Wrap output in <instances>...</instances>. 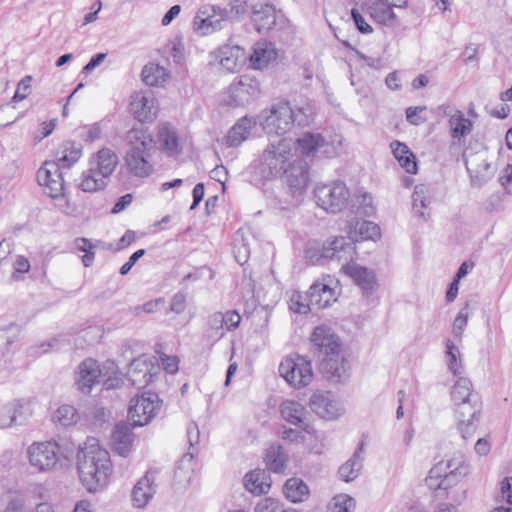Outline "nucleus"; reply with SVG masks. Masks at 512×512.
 Returning a JSON list of instances; mask_svg holds the SVG:
<instances>
[{"mask_svg":"<svg viewBox=\"0 0 512 512\" xmlns=\"http://www.w3.org/2000/svg\"><path fill=\"white\" fill-rule=\"evenodd\" d=\"M130 404V427L148 425L161 409L162 401L158 394L145 391L137 394Z\"/></svg>","mask_w":512,"mask_h":512,"instance_id":"8","label":"nucleus"},{"mask_svg":"<svg viewBox=\"0 0 512 512\" xmlns=\"http://www.w3.org/2000/svg\"><path fill=\"white\" fill-rule=\"evenodd\" d=\"M109 446L113 452L120 456L126 457L128 455V422L121 420L113 427Z\"/></svg>","mask_w":512,"mask_h":512,"instance_id":"32","label":"nucleus"},{"mask_svg":"<svg viewBox=\"0 0 512 512\" xmlns=\"http://www.w3.org/2000/svg\"><path fill=\"white\" fill-rule=\"evenodd\" d=\"M425 107H409L406 110V119L412 125H420L424 123L425 118L418 115V112L424 111Z\"/></svg>","mask_w":512,"mask_h":512,"instance_id":"62","label":"nucleus"},{"mask_svg":"<svg viewBox=\"0 0 512 512\" xmlns=\"http://www.w3.org/2000/svg\"><path fill=\"white\" fill-rule=\"evenodd\" d=\"M141 79L147 86L164 88L171 81V73L164 66L148 62L142 68Z\"/></svg>","mask_w":512,"mask_h":512,"instance_id":"24","label":"nucleus"},{"mask_svg":"<svg viewBox=\"0 0 512 512\" xmlns=\"http://www.w3.org/2000/svg\"><path fill=\"white\" fill-rule=\"evenodd\" d=\"M307 298L308 304H299L298 313H307L311 309H324L337 300L335 289L320 281L310 286Z\"/></svg>","mask_w":512,"mask_h":512,"instance_id":"17","label":"nucleus"},{"mask_svg":"<svg viewBox=\"0 0 512 512\" xmlns=\"http://www.w3.org/2000/svg\"><path fill=\"white\" fill-rule=\"evenodd\" d=\"M363 447L364 443L361 442L359 444L358 449L354 452L352 457L348 459L343 465L339 468V476L345 482H351L358 477L360 471L363 467Z\"/></svg>","mask_w":512,"mask_h":512,"instance_id":"33","label":"nucleus"},{"mask_svg":"<svg viewBox=\"0 0 512 512\" xmlns=\"http://www.w3.org/2000/svg\"><path fill=\"white\" fill-rule=\"evenodd\" d=\"M366 4L356 3L351 10V17L359 32L363 34H370L373 32L372 26L366 21L363 14H366Z\"/></svg>","mask_w":512,"mask_h":512,"instance_id":"45","label":"nucleus"},{"mask_svg":"<svg viewBox=\"0 0 512 512\" xmlns=\"http://www.w3.org/2000/svg\"><path fill=\"white\" fill-rule=\"evenodd\" d=\"M292 141L282 138L271 142L264 149L260 161V173L265 179L281 177L286 167L292 162Z\"/></svg>","mask_w":512,"mask_h":512,"instance_id":"4","label":"nucleus"},{"mask_svg":"<svg viewBox=\"0 0 512 512\" xmlns=\"http://www.w3.org/2000/svg\"><path fill=\"white\" fill-rule=\"evenodd\" d=\"M90 163L100 171V174L102 173L107 178L117 165V156L109 149H102Z\"/></svg>","mask_w":512,"mask_h":512,"instance_id":"41","label":"nucleus"},{"mask_svg":"<svg viewBox=\"0 0 512 512\" xmlns=\"http://www.w3.org/2000/svg\"><path fill=\"white\" fill-rule=\"evenodd\" d=\"M310 340L314 348V353H317L318 357L342 352L340 338L326 325L315 327L310 336Z\"/></svg>","mask_w":512,"mask_h":512,"instance_id":"18","label":"nucleus"},{"mask_svg":"<svg viewBox=\"0 0 512 512\" xmlns=\"http://www.w3.org/2000/svg\"><path fill=\"white\" fill-rule=\"evenodd\" d=\"M225 335L220 325V312L211 314L207 319V328L203 334V340L213 346Z\"/></svg>","mask_w":512,"mask_h":512,"instance_id":"43","label":"nucleus"},{"mask_svg":"<svg viewBox=\"0 0 512 512\" xmlns=\"http://www.w3.org/2000/svg\"><path fill=\"white\" fill-rule=\"evenodd\" d=\"M106 177L90 163L87 171L83 172L80 188L85 192H95L105 187Z\"/></svg>","mask_w":512,"mask_h":512,"instance_id":"40","label":"nucleus"},{"mask_svg":"<svg viewBox=\"0 0 512 512\" xmlns=\"http://www.w3.org/2000/svg\"><path fill=\"white\" fill-rule=\"evenodd\" d=\"M252 21L259 33L267 32L276 23V11L272 5H256L252 15Z\"/></svg>","mask_w":512,"mask_h":512,"instance_id":"30","label":"nucleus"},{"mask_svg":"<svg viewBox=\"0 0 512 512\" xmlns=\"http://www.w3.org/2000/svg\"><path fill=\"white\" fill-rule=\"evenodd\" d=\"M283 493L289 501L299 503L308 499L310 491L302 479L293 477L286 480Z\"/></svg>","mask_w":512,"mask_h":512,"instance_id":"37","label":"nucleus"},{"mask_svg":"<svg viewBox=\"0 0 512 512\" xmlns=\"http://www.w3.org/2000/svg\"><path fill=\"white\" fill-rule=\"evenodd\" d=\"M79 418L76 408L72 405L65 404L56 410L53 421L62 427H70L75 425Z\"/></svg>","mask_w":512,"mask_h":512,"instance_id":"44","label":"nucleus"},{"mask_svg":"<svg viewBox=\"0 0 512 512\" xmlns=\"http://www.w3.org/2000/svg\"><path fill=\"white\" fill-rule=\"evenodd\" d=\"M159 366L153 356L142 354L130 361V385L141 389L146 387L157 376Z\"/></svg>","mask_w":512,"mask_h":512,"instance_id":"14","label":"nucleus"},{"mask_svg":"<svg viewBox=\"0 0 512 512\" xmlns=\"http://www.w3.org/2000/svg\"><path fill=\"white\" fill-rule=\"evenodd\" d=\"M27 420L24 406L20 401H12L0 406V429L13 424H23Z\"/></svg>","mask_w":512,"mask_h":512,"instance_id":"27","label":"nucleus"},{"mask_svg":"<svg viewBox=\"0 0 512 512\" xmlns=\"http://www.w3.org/2000/svg\"><path fill=\"white\" fill-rule=\"evenodd\" d=\"M474 397H479V395L473 392L471 381L468 378L459 377L451 390V399L456 408L472 402Z\"/></svg>","mask_w":512,"mask_h":512,"instance_id":"35","label":"nucleus"},{"mask_svg":"<svg viewBox=\"0 0 512 512\" xmlns=\"http://www.w3.org/2000/svg\"><path fill=\"white\" fill-rule=\"evenodd\" d=\"M355 255L354 243L350 238L336 237L325 243L321 250V257L344 262L342 270L366 293L375 290L377 286L375 275L367 268L357 264H350Z\"/></svg>","mask_w":512,"mask_h":512,"instance_id":"2","label":"nucleus"},{"mask_svg":"<svg viewBox=\"0 0 512 512\" xmlns=\"http://www.w3.org/2000/svg\"><path fill=\"white\" fill-rule=\"evenodd\" d=\"M469 303L466 302L465 306L459 311L453 322V333L456 337H461L463 330L467 326L469 318Z\"/></svg>","mask_w":512,"mask_h":512,"instance_id":"55","label":"nucleus"},{"mask_svg":"<svg viewBox=\"0 0 512 512\" xmlns=\"http://www.w3.org/2000/svg\"><path fill=\"white\" fill-rule=\"evenodd\" d=\"M279 372L295 388L307 386L313 379L310 361L300 355L289 357L282 361L279 366Z\"/></svg>","mask_w":512,"mask_h":512,"instance_id":"10","label":"nucleus"},{"mask_svg":"<svg viewBox=\"0 0 512 512\" xmlns=\"http://www.w3.org/2000/svg\"><path fill=\"white\" fill-rule=\"evenodd\" d=\"M449 116L450 136L454 140L460 141L461 138L469 135L473 129V123L466 118L460 110H456L453 114L445 113Z\"/></svg>","mask_w":512,"mask_h":512,"instance_id":"36","label":"nucleus"},{"mask_svg":"<svg viewBox=\"0 0 512 512\" xmlns=\"http://www.w3.org/2000/svg\"><path fill=\"white\" fill-rule=\"evenodd\" d=\"M154 140L145 123L139 122L130 129V173L137 177H147L152 173L148 162Z\"/></svg>","mask_w":512,"mask_h":512,"instance_id":"3","label":"nucleus"},{"mask_svg":"<svg viewBox=\"0 0 512 512\" xmlns=\"http://www.w3.org/2000/svg\"><path fill=\"white\" fill-rule=\"evenodd\" d=\"M350 192L342 181L317 184L314 189V198L317 205L329 213H339L348 204Z\"/></svg>","mask_w":512,"mask_h":512,"instance_id":"5","label":"nucleus"},{"mask_svg":"<svg viewBox=\"0 0 512 512\" xmlns=\"http://www.w3.org/2000/svg\"><path fill=\"white\" fill-rule=\"evenodd\" d=\"M31 81L32 77L26 76L18 83L17 89L13 96L14 101H22L28 96L31 89Z\"/></svg>","mask_w":512,"mask_h":512,"instance_id":"57","label":"nucleus"},{"mask_svg":"<svg viewBox=\"0 0 512 512\" xmlns=\"http://www.w3.org/2000/svg\"><path fill=\"white\" fill-rule=\"evenodd\" d=\"M5 512H30L26 506L25 499L23 496L17 495L11 497L9 500Z\"/></svg>","mask_w":512,"mask_h":512,"instance_id":"59","label":"nucleus"},{"mask_svg":"<svg viewBox=\"0 0 512 512\" xmlns=\"http://www.w3.org/2000/svg\"><path fill=\"white\" fill-rule=\"evenodd\" d=\"M366 4V10L367 14L376 21L379 24L385 25V26H393L396 23V14L393 11V7H395L392 4L379 2V1H373L371 3H365Z\"/></svg>","mask_w":512,"mask_h":512,"instance_id":"28","label":"nucleus"},{"mask_svg":"<svg viewBox=\"0 0 512 512\" xmlns=\"http://www.w3.org/2000/svg\"><path fill=\"white\" fill-rule=\"evenodd\" d=\"M457 429L464 440L470 439L476 432L480 415L482 412V402L480 397H474L472 402L460 405L456 408Z\"/></svg>","mask_w":512,"mask_h":512,"instance_id":"12","label":"nucleus"},{"mask_svg":"<svg viewBox=\"0 0 512 512\" xmlns=\"http://www.w3.org/2000/svg\"><path fill=\"white\" fill-rule=\"evenodd\" d=\"M354 207L356 208V212L358 214L364 216H371L375 212L373 198L371 194L367 192H359L357 195H355Z\"/></svg>","mask_w":512,"mask_h":512,"instance_id":"46","label":"nucleus"},{"mask_svg":"<svg viewBox=\"0 0 512 512\" xmlns=\"http://www.w3.org/2000/svg\"><path fill=\"white\" fill-rule=\"evenodd\" d=\"M130 112L141 123L152 122L158 113V102L151 90L134 93L131 96Z\"/></svg>","mask_w":512,"mask_h":512,"instance_id":"15","label":"nucleus"},{"mask_svg":"<svg viewBox=\"0 0 512 512\" xmlns=\"http://www.w3.org/2000/svg\"><path fill=\"white\" fill-rule=\"evenodd\" d=\"M280 413L285 421L299 427L303 431H310L311 427L306 421V408L299 402L285 400L280 406Z\"/></svg>","mask_w":512,"mask_h":512,"instance_id":"23","label":"nucleus"},{"mask_svg":"<svg viewBox=\"0 0 512 512\" xmlns=\"http://www.w3.org/2000/svg\"><path fill=\"white\" fill-rule=\"evenodd\" d=\"M412 200H413L414 212L418 216L424 217L423 209L427 207L429 201L425 196V191H424L423 186H416V188L412 194Z\"/></svg>","mask_w":512,"mask_h":512,"instance_id":"53","label":"nucleus"},{"mask_svg":"<svg viewBox=\"0 0 512 512\" xmlns=\"http://www.w3.org/2000/svg\"><path fill=\"white\" fill-rule=\"evenodd\" d=\"M328 143L320 133L305 132L297 139V149L305 157H314L317 152L328 153Z\"/></svg>","mask_w":512,"mask_h":512,"instance_id":"25","label":"nucleus"},{"mask_svg":"<svg viewBox=\"0 0 512 512\" xmlns=\"http://www.w3.org/2000/svg\"><path fill=\"white\" fill-rule=\"evenodd\" d=\"M240 322L241 316L236 310H228L225 313L220 312V325L225 333L238 328Z\"/></svg>","mask_w":512,"mask_h":512,"instance_id":"50","label":"nucleus"},{"mask_svg":"<svg viewBox=\"0 0 512 512\" xmlns=\"http://www.w3.org/2000/svg\"><path fill=\"white\" fill-rule=\"evenodd\" d=\"M311 410L323 419L332 420L342 414L340 403L330 392L314 393L309 402Z\"/></svg>","mask_w":512,"mask_h":512,"instance_id":"19","label":"nucleus"},{"mask_svg":"<svg viewBox=\"0 0 512 512\" xmlns=\"http://www.w3.org/2000/svg\"><path fill=\"white\" fill-rule=\"evenodd\" d=\"M320 369L327 379L340 381L345 374V361L341 352L320 357Z\"/></svg>","mask_w":512,"mask_h":512,"instance_id":"29","label":"nucleus"},{"mask_svg":"<svg viewBox=\"0 0 512 512\" xmlns=\"http://www.w3.org/2000/svg\"><path fill=\"white\" fill-rule=\"evenodd\" d=\"M332 505L335 512H353L356 502L347 494H339L333 498Z\"/></svg>","mask_w":512,"mask_h":512,"instance_id":"51","label":"nucleus"},{"mask_svg":"<svg viewBox=\"0 0 512 512\" xmlns=\"http://www.w3.org/2000/svg\"><path fill=\"white\" fill-rule=\"evenodd\" d=\"M19 335L20 328L15 324L0 328V361L12 351Z\"/></svg>","mask_w":512,"mask_h":512,"instance_id":"42","label":"nucleus"},{"mask_svg":"<svg viewBox=\"0 0 512 512\" xmlns=\"http://www.w3.org/2000/svg\"><path fill=\"white\" fill-rule=\"evenodd\" d=\"M109 371L112 374L116 373L117 365L114 361L107 360L101 368L96 360L92 358L85 359L79 364L76 372L75 383L78 390L84 394L90 393L93 386L98 384L100 378L106 376Z\"/></svg>","mask_w":512,"mask_h":512,"instance_id":"9","label":"nucleus"},{"mask_svg":"<svg viewBox=\"0 0 512 512\" xmlns=\"http://www.w3.org/2000/svg\"><path fill=\"white\" fill-rule=\"evenodd\" d=\"M256 124L255 118L249 116L242 117L228 131L226 144L230 147L239 146L248 138Z\"/></svg>","mask_w":512,"mask_h":512,"instance_id":"26","label":"nucleus"},{"mask_svg":"<svg viewBox=\"0 0 512 512\" xmlns=\"http://www.w3.org/2000/svg\"><path fill=\"white\" fill-rule=\"evenodd\" d=\"M315 111L311 104L293 108V126H308L314 118Z\"/></svg>","mask_w":512,"mask_h":512,"instance_id":"47","label":"nucleus"},{"mask_svg":"<svg viewBox=\"0 0 512 512\" xmlns=\"http://www.w3.org/2000/svg\"><path fill=\"white\" fill-rule=\"evenodd\" d=\"M77 241L79 242L78 248L85 252V255L82 258L83 264L84 266L89 267L94 260V253L91 252V249L95 246L85 238L78 239Z\"/></svg>","mask_w":512,"mask_h":512,"instance_id":"58","label":"nucleus"},{"mask_svg":"<svg viewBox=\"0 0 512 512\" xmlns=\"http://www.w3.org/2000/svg\"><path fill=\"white\" fill-rule=\"evenodd\" d=\"M281 503L270 497L260 500L255 506L254 512H281Z\"/></svg>","mask_w":512,"mask_h":512,"instance_id":"56","label":"nucleus"},{"mask_svg":"<svg viewBox=\"0 0 512 512\" xmlns=\"http://www.w3.org/2000/svg\"><path fill=\"white\" fill-rule=\"evenodd\" d=\"M461 464L460 459H452L448 460L445 464L443 462H439L435 467H433L430 471L431 477H440L441 472H444V476L448 474H454Z\"/></svg>","mask_w":512,"mask_h":512,"instance_id":"52","label":"nucleus"},{"mask_svg":"<svg viewBox=\"0 0 512 512\" xmlns=\"http://www.w3.org/2000/svg\"><path fill=\"white\" fill-rule=\"evenodd\" d=\"M185 306H186L185 294H183L181 292L176 293L171 300L170 310L176 314H180L185 310Z\"/></svg>","mask_w":512,"mask_h":512,"instance_id":"63","label":"nucleus"},{"mask_svg":"<svg viewBox=\"0 0 512 512\" xmlns=\"http://www.w3.org/2000/svg\"><path fill=\"white\" fill-rule=\"evenodd\" d=\"M215 58L227 72H236L245 63V50L238 45L225 44L215 52Z\"/></svg>","mask_w":512,"mask_h":512,"instance_id":"21","label":"nucleus"},{"mask_svg":"<svg viewBox=\"0 0 512 512\" xmlns=\"http://www.w3.org/2000/svg\"><path fill=\"white\" fill-rule=\"evenodd\" d=\"M245 488L256 495L268 493L271 487L269 474L263 469H255L245 475Z\"/></svg>","mask_w":512,"mask_h":512,"instance_id":"31","label":"nucleus"},{"mask_svg":"<svg viewBox=\"0 0 512 512\" xmlns=\"http://www.w3.org/2000/svg\"><path fill=\"white\" fill-rule=\"evenodd\" d=\"M249 247L245 243H239L237 238L234 239V254L239 264H244L249 257Z\"/></svg>","mask_w":512,"mask_h":512,"instance_id":"60","label":"nucleus"},{"mask_svg":"<svg viewBox=\"0 0 512 512\" xmlns=\"http://www.w3.org/2000/svg\"><path fill=\"white\" fill-rule=\"evenodd\" d=\"M446 355L448 357L449 369L455 376H459L461 374L462 368L461 361H458V357H460V351L451 340L446 341Z\"/></svg>","mask_w":512,"mask_h":512,"instance_id":"49","label":"nucleus"},{"mask_svg":"<svg viewBox=\"0 0 512 512\" xmlns=\"http://www.w3.org/2000/svg\"><path fill=\"white\" fill-rule=\"evenodd\" d=\"M282 176L292 194L301 193L309 181L307 164L302 160H294L286 167Z\"/></svg>","mask_w":512,"mask_h":512,"instance_id":"20","label":"nucleus"},{"mask_svg":"<svg viewBox=\"0 0 512 512\" xmlns=\"http://www.w3.org/2000/svg\"><path fill=\"white\" fill-rule=\"evenodd\" d=\"M354 228L355 233H358L363 240H374L380 236L379 226L371 221L358 220Z\"/></svg>","mask_w":512,"mask_h":512,"instance_id":"48","label":"nucleus"},{"mask_svg":"<svg viewBox=\"0 0 512 512\" xmlns=\"http://www.w3.org/2000/svg\"><path fill=\"white\" fill-rule=\"evenodd\" d=\"M398 162L400 166L405 169V171L409 174H416L417 173V163L415 155L411 152L408 153V155L401 157L398 159Z\"/></svg>","mask_w":512,"mask_h":512,"instance_id":"61","label":"nucleus"},{"mask_svg":"<svg viewBox=\"0 0 512 512\" xmlns=\"http://www.w3.org/2000/svg\"><path fill=\"white\" fill-rule=\"evenodd\" d=\"M277 56L276 50L270 42H257L249 59L254 69L266 67Z\"/></svg>","mask_w":512,"mask_h":512,"instance_id":"34","label":"nucleus"},{"mask_svg":"<svg viewBox=\"0 0 512 512\" xmlns=\"http://www.w3.org/2000/svg\"><path fill=\"white\" fill-rule=\"evenodd\" d=\"M231 19V10L216 5L203 4L193 19V29L202 36L212 34L223 28V24Z\"/></svg>","mask_w":512,"mask_h":512,"instance_id":"7","label":"nucleus"},{"mask_svg":"<svg viewBox=\"0 0 512 512\" xmlns=\"http://www.w3.org/2000/svg\"><path fill=\"white\" fill-rule=\"evenodd\" d=\"M60 168L54 161H45L37 171V181L52 198H58L64 192V180Z\"/></svg>","mask_w":512,"mask_h":512,"instance_id":"16","label":"nucleus"},{"mask_svg":"<svg viewBox=\"0 0 512 512\" xmlns=\"http://www.w3.org/2000/svg\"><path fill=\"white\" fill-rule=\"evenodd\" d=\"M259 81L249 75H241L229 87L228 104L234 107L250 104L260 95Z\"/></svg>","mask_w":512,"mask_h":512,"instance_id":"13","label":"nucleus"},{"mask_svg":"<svg viewBox=\"0 0 512 512\" xmlns=\"http://www.w3.org/2000/svg\"><path fill=\"white\" fill-rule=\"evenodd\" d=\"M32 467L40 472L52 471L57 468L62 458H67L55 441L33 443L27 451Z\"/></svg>","mask_w":512,"mask_h":512,"instance_id":"6","label":"nucleus"},{"mask_svg":"<svg viewBox=\"0 0 512 512\" xmlns=\"http://www.w3.org/2000/svg\"><path fill=\"white\" fill-rule=\"evenodd\" d=\"M264 462L269 471L281 473L286 467L287 457L282 446L271 445L265 453Z\"/></svg>","mask_w":512,"mask_h":512,"instance_id":"39","label":"nucleus"},{"mask_svg":"<svg viewBox=\"0 0 512 512\" xmlns=\"http://www.w3.org/2000/svg\"><path fill=\"white\" fill-rule=\"evenodd\" d=\"M155 493V472L149 470L133 487V505L137 508H144Z\"/></svg>","mask_w":512,"mask_h":512,"instance_id":"22","label":"nucleus"},{"mask_svg":"<svg viewBox=\"0 0 512 512\" xmlns=\"http://www.w3.org/2000/svg\"><path fill=\"white\" fill-rule=\"evenodd\" d=\"M82 149L80 145L74 142H64L58 151L55 164L60 169L70 168L81 157Z\"/></svg>","mask_w":512,"mask_h":512,"instance_id":"38","label":"nucleus"},{"mask_svg":"<svg viewBox=\"0 0 512 512\" xmlns=\"http://www.w3.org/2000/svg\"><path fill=\"white\" fill-rule=\"evenodd\" d=\"M267 134L284 135L293 127V108L288 102L274 104L261 122Z\"/></svg>","mask_w":512,"mask_h":512,"instance_id":"11","label":"nucleus"},{"mask_svg":"<svg viewBox=\"0 0 512 512\" xmlns=\"http://www.w3.org/2000/svg\"><path fill=\"white\" fill-rule=\"evenodd\" d=\"M165 300L162 297H159L154 300H150L143 305L135 306L132 310L133 314L138 316L141 313L153 314L160 310V308L164 305Z\"/></svg>","mask_w":512,"mask_h":512,"instance_id":"54","label":"nucleus"},{"mask_svg":"<svg viewBox=\"0 0 512 512\" xmlns=\"http://www.w3.org/2000/svg\"><path fill=\"white\" fill-rule=\"evenodd\" d=\"M160 139L167 150L174 151L177 149L178 141L174 133L169 131L161 132Z\"/></svg>","mask_w":512,"mask_h":512,"instance_id":"64","label":"nucleus"},{"mask_svg":"<svg viewBox=\"0 0 512 512\" xmlns=\"http://www.w3.org/2000/svg\"><path fill=\"white\" fill-rule=\"evenodd\" d=\"M77 470L80 481L88 492H97L105 487L112 473L109 452L98 440L87 439L77 455Z\"/></svg>","mask_w":512,"mask_h":512,"instance_id":"1","label":"nucleus"}]
</instances>
